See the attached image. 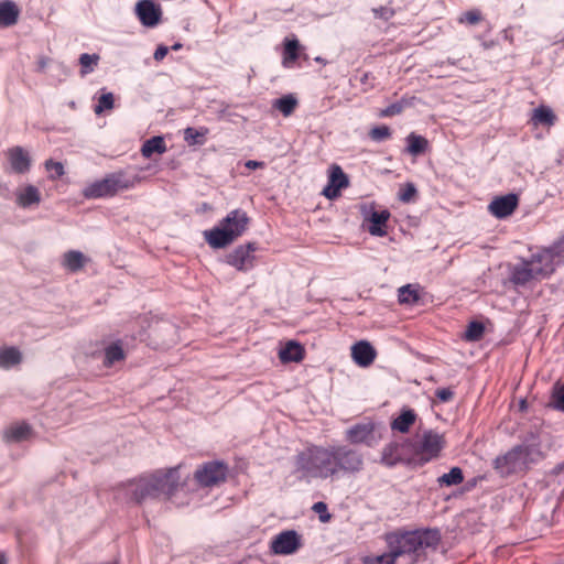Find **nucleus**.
I'll return each instance as SVG.
<instances>
[{
  "label": "nucleus",
  "mask_w": 564,
  "mask_h": 564,
  "mask_svg": "<svg viewBox=\"0 0 564 564\" xmlns=\"http://www.w3.org/2000/svg\"><path fill=\"white\" fill-rule=\"evenodd\" d=\"M180 489L178 468L156 470L153 474L141 476L121 485L120 494L133 503L144 502L164 498H171Z\"/></svg>",
  "instance_id": "f257e3e1"
},
{
  "label": "nucleus",
  "mask_w": 564,
  "mask_h": 564,
  "mask_svg": "<svg viewBox=\"0 0 564 564\" xmlns=\"http://www.w3.org/2000/svg\"><path fill=\"white\" fill-rule=\"evenodd\" d=\"M386 540L388 550H392L398 560L403 558L404 564H414L421 551L437 547L441 542V532L438 529H417L390 533Z\"/></svg>",
  "instance_id": "f03ea898"
},
{
  "label": "nucleus",
  "mask_w": 564,
  "mask_h": 564,
  "mask_svg": "<svg viewBox=\"0 0 564 564\" xmlns=\"http://www.w3.org/2000/svg\"><path fill=\"white\" fill-rule=\"evenodd\" d=\"M544 459L540 442H523L512 446L492 460V468L503 478L527 473L533 465Z\"/></svg>",
  "instance_id": "7ed1b4c3"
},
{
  "label": "nucleus",
  "mask_w": 564,
  "mask_h": 564,
  "mask_svg": "<svg viewBox=\"0 0 564 564\" xmlns=\"http://www.w3.org/2000/svg\"><path fill=\"white\" fill-rule=\"evenodd\" d=\"M293 474L301 481L330 479L329 445L310 444L293 457Z\"/></svg>",
  "instance_id": "20e7f679"
},
{
  "label": "nucleus",
  "mask_w": 564,
  "mask_h": 564,
  "mask_svg": "<svg viewBox=\"0 0 564 564\" xmlns=\"http://www.w3.org/2000/svg\"><path fill=\"white\" fill-rule=\"evenodd\" d=\"M249 221L247 213L241 208H236L212 229L205 230L204 239L213 249L226 248L246 232Z\"/></svg>",
  "instance_id": "39448f33"
},
{
  "label": "nucleus",
  "mask_w": 564,
  "mask_h": 564,
  "mask_svg": "<svg viewBox=\"0 0 564 564\" xmlns=\"http://www.w3.org/2000/svg\"><path fill=\"white\" fill-rule=\"evenodd\" d=\"M330 479L339 476H350L361 473L365 468V457L360 449L349 444L329 445Z\"/></svg>",
  "instance_id": "423d86ee"
},
{
  "label": "nucleus",
  "mask_w": 564,
  "mask_h": 564,
  "mask_svg": "<svg viewBox=\"0 0 564 564\" xmlns=\"http://www.w3.org/2000/svg\"><path fill=\"white\" fill-rule=\"evenodd\" d=\"M413 446V438L393 440L382 447L379 462L388 468H393L398 465L417 467Z\"/></svg>",
  "instance_id": "0eeeda50"
},
{
  "label": "nucleus",
  "mask_w": 564,
  "mask_h": 564,
  "mask_svg": "<svg viewBox=\"0 0 564 564\" xmlns=\"http://www.w3.org/2000/svg\"><path fill=\"white\" fill-rule=\"evenodd\" d=\"M445 446L446 441L443 434L434 430L424 431L420 441L414 440L413 453L416 466L422 467L436 459Z\"/></svg>",
  "instance_id": "6e6552de"
},
{
  "label": "nucleus",
  "mask_w": 564,
  "mask_h": 564,
  "mask_svg": "<svg viewBox=\"0 0 564 564\" xmlns=\"http://www.w3.org/2000/svg\"><path fill=\"white\" fill-rule=\"evenodd\" d=\"M228 466L224 462L210 460L199 465L194 473V480L199 487H214L224 482Z\"/></svg>",
  "instance_id": "1a4fd4ad"
},
{
  "label": "nucleus",
  "mask_w": 564,
  "mask_h": 564,
  "mask_svg": "<svg viewBox=\"0 0 564 564\" xmlns=\"http://www.w3.org/2000/svg\"><path fill=\"white\" fill-rule=\"evenodd\" d=\"M258 249L256 242L239 245L231 252L226 254L225 262L238 271H248L254 265V251Z\"/></svg>",
  "instance_id": "9d476101"
},
{
  "label": "nucleus",
  "mask_w": 564,
  "mask_h": 564,
  "mask_svg": "<svg viewBox=\"0 0 564 564\" xmlns=\"http://www.w3.org/2000/svg\"><path fill=\"white\" fill-rule=\"evenodd\" d=\"M302 546V538L295 530L276 534L270 543V551L276 555H291Z\"/></svg>",
  "instance_id": "9b49d317"
},
{
  "label": "nucleus",
  "mask_w": 564,
  "mask_h": 564,
  "mask_svg": "<svg viewBox=\"0 0 564 564\" xmlns=\"http://www.w3.org/2000/svg\"><path fill=\"white\" fill-rule=\"evenodd\" d=\"M360 210L365 221L369 223V234L376 237H384L387 235V221L390 218V212L388 209L378 212L375 209L373 204L369 206L361 205Z\"/></svg>",
  "instance_id": "f8f14e48"
},
{
  "label": "nucleus",
  "mask_w": 564,
  "mask_h": 564,
  "mask_svg": "<svg viewBox=\"0 0 564 564\" xmlns=\"http://www.w3.org/2000/svg\"><path fill=\"white\" fill-rule=\"evenodd\" d=\"M376 424L371 420L358 422L345 431V440L350 445L364 444L372 446L375 443Z\"/></svg>",
  "instance_id": "ddd939ff"
},
{
  "label": "nucleus",
  "mask_w": 564,
  "mask_h": 564,
  "mask_svg": "<svg viewBox=\"0 0 564 564\" xmlns=\"http://www.w3.org/2000/svg\"><path fill=\"white\" fill-rule=\"evenodd\" d=\"M528 260L535 269L540 279L550 278L558 265L547 247L538 249L536 252H533Z\"/></svg>",
  "instance_id": "4468645a"
},
{
  "label": "nucleus",
  "mask_w": 564,
  "mask_h": 564,
  "mask_svg": "<svg viewBox=\"0 0 564 564\" xmlns=\"http://www.w3.org/2000/svg\"><path fill=\"white\" fill-rule=\"evenodd\" d=\"M519 204L517 194L509 193L494 198L488 205L489 213L498 219H503L512 215Z\"/></svg>",
  "instance_id": "2eb2a0df"
},
{
  "label": "nucleus",
  "mask_w": 564,
  "mask_h": 564,
  "mask_svg": "<svg viewBox=\"0 0 564 564\" xmlns=\"http://www.w3.org/2000/svg\"><path fill=\"white\" fill-rule=\"evenodd\" d=\"M135 13L144 26L153 28L160 22L162 10L152 0H140L135 6Z\"/></svg>",
  "instance_id": "dca6fc26"
},
{
  "label": "nucleus",
  "mask_w": 564,
  "mask_h": 564,
  "mask_svg": "<svg viewBox=\"0 0 564 564\" xmlns=\"http://www.w3.org/2000/svg\"><path fill=\"white\" fill-rule=\"evenodd\" d=\"M535 279H540V276H538L535 269L528 259H521L519 263L510 269L509 280L514 285L524 286Z\"/></svg>",
  "instance_id": "f3484780"
},
{
  "label": "nucleus",
  "mask_w": 564,
  "mask_h": 564,
  "mask_svg": "<svg viewBox=\"0 0 564 564\" xmlns=\"http://www.w3.org/2000/svg\"><path fill=\"white\" fill-rule=\"evenodd\" d=\"M349 184L348 176L344 173L339 165H333L330 169L328 185L324 188L323 194L334 199L339 196L340 189Z\"/></svg>",
  "instance_id": "a211bd4d"
},
{
  "label": "nucleus",
  "mask_w": 564,
  "mask_h": 564,
  "mask_svg": "<svg viewBox=\"0 0 564 564\" xmlns=\"http://www.w3.org/2000/svg\"><path fill=\"white\" fill-rule=\"evenodd\" d=\"M7 156L11 171L17 174H25L31 167L30 154L21 147H13L8 150Z\"/></svg>",
  "instance_id": "6ab92c4d"
},
{
  "label": "nucleus",
  "mask_w": 564,
  "mask_h": 564,
  "mask_svg": "<svg viewBox=\"0 0 564 564\" xmlns=\"http://www.w3.org/2000/svg\"><path fill=\"white\" fill-rule=\"evenodd\" d=\"M351 357L358 366L368 367L375 361L377 351L369 341L360 340L352 345Z\"/></svg>",
  "instance_id": "aec40b11"
},
{
  "label": "nucleus",
  "mask_w": 564,
  "mask_h": 564,
  "mask_svg": "<svg viewBox=\"0 0 564 564\" xmlns=\"http://www.w3.org/2000/svg\"><path fill=\"white\" fill-rule=\"evenodd\" d=\"M83 194L86 198H94V199L115 196V192L112 188V184L110 182L109 174H107L101 180H97V181L88 184L84 188Z\"/></svg>",
  "instance_id": "412c9836"
},
{
  "label": "nucleus",
  "mask_w": 564,
  "mask_h": 564,
  "mask_svg": "<svg viewBox=\"0 0 564 564\" xmlns=\"http://www.w3.org/2000/svg\"><path fill=\"white\" fill-rule=\"evenodd\" d=\"M31 434L32 429L28 423H13L3 431V440L7 443H20L26 441Z\"/></svg>",
  "instance_id": "4be33fe9"
},
{
  "label": "nucleus",
  "mask_w": 564,
  "mask_h": 564,
  "mask_svg": "<svg viewBox=\"0 0 564 564\" xmlns=\"http://www.w3.org/2000/svg\"><path fill=\"white\" fill-rule=\"evenodd\" d=\"M115 195L120 191L133 188L139 182L138 175H128L123 170L109 173Z\"/></svg>",
  "instance_id": "5701e85b"
},
{
  "label": "nucleus",
  "mask_w": 564,
  "mask_h": 564,
  "mask_svg": "<svg viewBox=\"0 0 564 564\" xmlns=\"http://www.w3.org/2000/svg\"><path fill=\"white\" fill-rule=\"evenodd\" d=\"M416 413L414 410L405 408L401 413L394 417L390 424L392 431L405 434L410 431L411 426L416 421Z\"/></svg>",
  "instance_id": "b1692460"
},
{
  "label": "nucleus",
  "mask_w": 564,
  "mask_h": 564,
  "mask_svg": "<svg viewBox=\"0 0 564 564\" xmlns=\"http://www.w3.org/2000/svg\"><path fill=\"white\" fill-rule=\"evenodd\" d=\"M17 204L22 208H29L41 202V193L34 185H26L17 192Z\"/></svg>",
  "instance_id": "393cba45"
},
{
  "label": "nucleus",
  "mask_w": 564,
  "mask_h": 564,
  "mask_svg": "<svg viewBox=\"0 0 564 564\" xmlns=\"http://www.w3.org/2000/svg\"><path fill=\"white\" fill-rule=\"evenodd\" d=\"M279 357L282 362H299L304 358V348L300 343L290 340L280 350Z\"/></svg>",
  "instance_id": "a878e982"
},
{
  "label": "nucleus",
  "mask_w": 564,
  "mask_h": 564,
  "mask_svg": "<svg viewBox=\"0 0 564 564\" xmlns=\"http://www.w3.org/2000/svg\"><path fill=\"white\" fill-rule=\"evenodd\" d=\"M88 258L78 250H69L63 254L62 264L70 272H77L85 267Z\"/></svg>",
  "instance_id": "bb28decb"
},
{
  "label": "nucleus",
  "mask_w": 564,
  "mask_h": 564,
  "mask_svg": "<svg viewBox=\"0 0 564 564\" xmlns=\"http://www.w3.org/2000/svg\"><path fill=\"white\" fill-rule=\"evenodd\" d=\"M556 115L549 106L540 105L533 109L531 121L534 126L552 127L556 122Z\"/></svg>",
  "instance_id": "cd10ccee"
},
{
  "label": "nucleus",
  "mask_w": 564,
  "mask_h": 564,
  "mask_svg": "<svg viewBox=\"0 0 564 564\" xmlns=\"http://www.w3.org/2000/svg\"><path fill=\"white\" fill-rule=\"evenodd\" d=\"M19 8L11 1L0 2V26H11L17 23L19 18Z\"/></svg>",
  "instance_id": "c85d7f7f"
},
{
  "label": "nucleus",
  "mask_w": 564,
  "mask_h": 564,
  "mask_svg": "<svg viewBox=\"0 0 564 564\" xmlns=\"http://www.w3.org/2000/svg\"><path fill=\"white\" fill-rule=\"evenodd\" d=\"M126 358V354L122 347L121 340H116L104 349V365L106 367H111L118 361H121Z\"/></svg>",
  "instance_id": "c756f323"
},
{
  "label": "nucleus",
  "mask_w": 564,
  "mask_h": 564,
  "mask_svg": "<svg viewBox=\"0 0 564 564\" xmlns=\"http://www.w3.org/2000/svg\"><path fill=\"white\" fill-rule=\"evenodd\" d=\"M22 361L21 351L17 347H1L0 348V368L11 369Z\"/></svg>",
  "instance_id": "7c9ffc66"
},
{
  "label": "nucleus",
  "mask_w": 564,
  "mask_h": 564,
  "mask_svg": "<svg viewBox=\"0 0 564 564\" xmlns=\"http://www.w3.org/2000/svg\"><path fill=\"white\" fill-rule=\"evenodd\" d=\"M405 140L408 144L406 152L411 155L419 156L425 153L429 148V141L415 132H411Z\"/></svg>",
  "instance_id": "2f4dec72"
},
{
  "label": "nucleus",
  "mask_w": 564,
  "mask_h": 564,
  "mask_svg": "<svg viewBox=\"0 0 564 564\" xmlns=\"http://www.w3.org/2000/svg\"><path fill=\"white\" fill-rule=\"evenodd\" d=\"M297 104V99L292 94H288L274 99L272 107L279 110L284 117H289L294 112Z\"/></svg>",
  "instance_id": "473e14b6"
},
{
  "label": "nucleus",
  "mask_w": 564,
  "mask_h": 564,
  "mask_svg": "<svg viewBox=\"0 0 564 564\" xmlns=\"http://www.w3.org/2000/svg\"><path fill=\"white\" fill-rule=\"evenodd\" d=\"M300 43L296 39H285L282 64L284 67H292L299 58Z\"/></svg>",
  "instance_id": "72a5a7b5"
},
{
  "label": "nucleus",
  "mask_w": 564,
  "mask_h": 564,
  "mask_svg": "<svg viewBox=\"0 0 564 564\" xmlns=\"http://www.w3.org/2000/svg\"><path fill=\"white\" fill-rule=\"evenodd\" d=\"M166 151V145L162 137H153L147 140L141 148V153L144 158L149 159L154 153L162 154Z\"/></svg>",
  "instance_id": "f704fd0d"
},
{
  "label": "nucleus",
  "mask_w": 564,
  "mask_h": 564,
  "mask_svg": "<svg viewBox=\"0 0 564 564\" xmlns=\"http://www.w3.org/2000/svg\"><path fill=\"white\" fill-rule=\"evenodd\" d=\"M420 300L419 286L406 284L398 290V301L400 304H415Z\"/></svg>",
  "instance_id": "c9c22d12"
},
{
  "label": "nucleus",
  "mask_w": 564,
  "mask_h": 564,
  "mask_svg": "<svg viewBox=\"0 0 564 564\" xmlns=\"http://www.w3.org/2000/svg\"><path fill=\"white\" fill-rule=\"evenodd\" d=\"M208 129L202 127L199 129L188 127L184 130V140L188 145H203L206 141Z\"/></svg>",
  "instance_id": "e433bc0d"
},
{
  "label": "nucleus",
  "mask_w": 564,
  "mask_h": 564,
  "mask_svg": "<svg viewBox=\"0 0 564 564\" xmlns=\"http://www.w3.org/2000/svg\"><path fill=\"white\" fill-rule=\"evenodd\" d=\"M412 104L410 99L403 97L400 100L389 105L384 109H381L379 112V117L388 118L400 115L406 107H410Z\"/></svg>",
  "instance_id": "4c0bfd02"
},
{
  "label": "nucleus",
  "mask_w": 564,
  "mask_h": 564,
  "mask_svg": "<svg viewBox=\"0 0 564 564\" xmlns=\"http://www.w3.org/2000/svg\"><path fill=\"white\" fill-rule=\"evenodd\" d=\"M78 62L80 65V75L86 76L93 73L95 67L98 65L99 55L83 53L80 54Z\"/></svg>",
  "instance_id": "58836bf2"
},
{
  "label": "nucleus",
  "mask_w": 564,
  "mask_h": 564,
  "mask_svg": "<svg viewBox=\"0 0 564 564\" xmlns=\"http://www.w3.org/2000/svg\"><path fill=\"white\" fill-rule=\"evenodd\" d=\"M100 96L98 97L97 104L94 106V112L96 115H101L105 110H110L113 108L115 97L112 93L106 91L102 88Z\"/></svg>",
  "instance_id": "ea45409f"
},
{
  "label": "nucleus",
  "mask_w": 564,
  "mask_h": 564,
  "mask_svg": "<svg viewBox=\"0 0 564 564\" xmlns=\"http://www.w3.org/2000/svg\"><path fill=\"white\" fill-rule=\"evenodd\" d=\"M464 481V474L462 468L459 467H452L448 473L443 474L438 478L440 485L445 486H455L459 485Z\"/></svg>",
  "instance_id": "a19ab883"
},
{
  "label": "nucleus",
  "mask_w": 564,
  "mask_h": 564,
  "mask_svg": "<svg viewBox=\"0 0 564 564\" xmlns=\"http://www.w3.org/2000/svg\"><path fill=\"white\" fill-rule=\"evenodd\" d=\"M484 333V324L481 322L474 321L467 325L464 338L468 341H477L482 337Z\"/></svg>",
  "instance_id": "79ce46f5"
},
{
  "label": "nucleus",
  "mask_w": 564,
  "mask_h": 564,
  "mask_svg": "<svg viewBox=\"0 0 564 564\" xmlns=\"http://www.w3.org/2000/svg\"><path fill=\"white\" fill-rule=\"evenodd\" d=\"M550 404L553 409L564 412V383L553 388Z\"/></svg>",
  "instance_id": "37998d69"
},
{
  "label": "nucleus",
  "mask_w": 564,
  "mask_h": 564,
  "mask_svg": "<svg viewBox=\"0 0 564 564\" xmlns=\"http://www.w3.org/2000/svg\"><path fill=\"white\" fill-rule=\"evenodd\" d=\"M391 129L386 124L376 126L369 131V137L375 142H382L391 138Z\"/></svg>",
  "instance_id": "c03bdc74"
},
{
  "label": "nucleus",
  "mask_w": 564,
  "mask_h": 564,
  "mask_svg": "<svg viewBox=\"0 0 564 564\" xmlns=\"http://www.w3.org/2000/svg\"><path fill=\"white\" fill-rule=\"evenodd\" d=\"M397 556L393 554L392 550H389L387 553L381 555H377L373 557H368L366 560V564H395L398 563Z\"/></svg>",
  "instance_id": "a18cd8bd"
},
{
  "label": "nucleus",
  "mask_w": 564,
  "mask_h": 564,
  "mask_svg": "<svg viewBox=\"0 0 564 564\" xmlns=\"http://www.w3.org/2000/svg\"><path fill=\"white\" fill-rule=\"evenodd\" d=\"M45 169L48 173H51L50 177L52 180L59 178L65 173L64 165L61 162H56L53 160H47L45 162Z\"/></svg>",
  "instance_id": "49530a36"
},
{
  "label": "nucleus",
  "mask_w": 564,
  "mask_h": 564,
  "mask_svg": "<svg viewBox=\"0 0 564 564\" xmlns=\"http://www.w3.org/2000/svg\"><path fill=\"white\" fill-rule=\"evenodd\" d=\"M417 194V189L413 183H406L399 192V199L403 203H410Z\"/></svg>",
  "instance_id": "de8ad7c7"
},
{
  "label": "nucleus",
  "mask_w": 564,
  "mask_h": 564,
  "mask_svg": "<svg viewBox=\"0 0 564 564\" xmlns=\"http://www.w3.org/2000/svg\"><path fill=\"white\" fill-rule=\"evenodd\" d=\"M547 249L560 264L564 259V236L554 241L551 246L547 247Z\"/></svg>",
  "instance_id": "09e8293b"
},
{
  "label": "nucleus",
  "mask_w": 564,
  "mask_h": 564,
  "mask_svg": "<svg viewBox=\"0 0 564 564\" xmlns=\"http://www.w3.org/2000/svg\"><path fill=\"white\" fill-rule=\"evenodd\" d=\"M480 20H481V13L479 10H476V9L466 11L458 18L459 23H466L469 25H474V24L478 23Z\"/></svg>",
  "instance_id": "8fccbe9b"
},
{
  "label": "nucleus",
  "mask_w": 564,
  "mask_h": 564,
  "mask_svg": "<svg viewBox=\"0 0 564 564\" xmlns=\"http://www.w3.org/2000/svg\"><path fill=\"white\" fill-rule=\"evenodd\" d=\"M454 391L451 388H438L435 390V395L441 402H449L454 398Z\"/></svg>",
  "instance_id": "3c124183"
},
{
  "label": "nucleus",
  "mask_w": 564,
  "mask_h": 564,
  "mask_svg": "<svg viewBox=\"0 0 564 564\" xmlns=\"http://www.w3.org/2000/svg\"><path fill=\"white\" fill-rule=\"evenodd\" d=\"M313 510L317 513H319V519L322 521H327L329 520L330 516L329 513L327 512V505L323 501H318L316 503H314L313 506Z\"/></svg>",
  "instance_id": "603ef678"
},
{
  "label": "nucleus",
  "mask_w": 564,
  "mask_h": 564,
  "mask_svg": "<svg viewBox=\"0 0 564 564\" xmlns=\"http://www.w3.org/2000/svg\"><path fill=\"white\" fill-rule=\"evenodd\" d=\"M169 47L165 45H159L153 54L155 61H162L169 53Z\"/></svg>",
  "instance_id": "864d4df0"
},
{
  "label": "nucleus",
  "mask_w": 564,
  "mask_h": 564,
  "mask_svg": "<svg viewBox=\"0 0 564 564\" xmlns=\"http://www.w3.org/2000/svg\"><path fill=\"white\" fill-rule=\"evenodd\" d=\"M550 474H551V476H553V477H557V478H560V479L564 480V460H563V462H561V463H558V464H556V465L552 468V470H551V473H550Z\"/></svg>",
  "instance_id": "5fc2aeb1"
},
{
  "label": "nucleus",
  "mask_w": 564,
  "mask_h": 564,
  "mask_svg": "<svg viewBox=\"0 0 564 564\" xmlns=\"http://www.w3.org/2000/svg\"><path fill=\"white\" fill-rule=\"evenodd\" d=\"M245 166L249 170H256V169H261L264 166V162L262 161H256V160H248L246 163H245Z\"/></svg>",
  "instance_id": "6e6d98bb"
},
{
  "label": "nucleus",
  "mask_w": 564,
  "mask_h": 564,
  "mask_svg": "<svg viewBox=\"0 0 564 564\" xmlns=\"http://www.w3.org/2000/svg\"><path fill=\"white\" fill-rule=\"evenodd\" d=\"M370 78H373V76L371 75V73H369V72H365V73L361 75V77H360V83H361L362 85H368V84H369V86H370V87H372V84H370V83H369V79H370Z\"/></svg>",
  "instance_id": "4d7b16f0"
},
{
  "label": "nucleus",
  "mask_w": 564,
  "mask_h": 564,
  "mask_svg": "<svg viewBox=\"0 0 564 564\" xmlns=\"http://www.w3.org/2000/svg\"><path fill=\"white\" fill-rule=\"evenodd\" d=\"M0 564H7V557H6L4 553H1V552H0Z\"/></svg>",
  "instance_id": "13d9d810"
},
{
  "label": "nucleus",
  "mask_w": 564,
  "mask_h": 564,
  "mask_svg": "<svg viewBox=\"0 0 564 564\" xmlns=\"http://www.w3.org/2000/svg\"><path fill=\"white\" fill-rule=\"evenodd\" d=\"M181 47H182V44H181V43H175V44H173V45L171 46V50H173V51H177V50H180Z\"/></svg>",
  "instance_id": "bf43d9fd"
},
{
  "label": "nucleus",
  "mask_w": 564,
  "mask_h": 564,
  "mask_svg": "<svg viewBox=\"0 0 564 564\" xmlns=\"http://www.w3.org/2000/svg\"><path fill=\"white\" fill-rule=\"evenodd\" d=\"M520 406H521V409H524V408H525V401H524V400H522V401L520 402Z\"/></svg>",
  "instance_id": "052dcab7"
}]
</instances>
